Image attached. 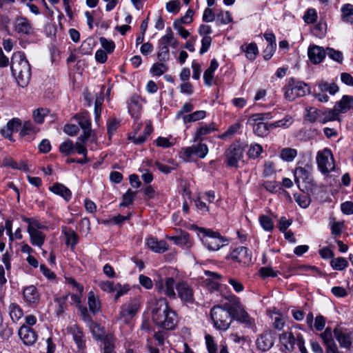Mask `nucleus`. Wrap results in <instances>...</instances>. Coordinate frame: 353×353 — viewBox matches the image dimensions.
Here are the masks:
<instances>
[{
  "label": "nucleus",
  "mask_w": 353,
  "mask_h": 353,
  "mask_svg": "<svg viewBox=\"0 0 353 353\" xmlns=\"http://www.w3.org/2000/svg\"><path fill=\"white\" fill-rule=\"evenodd\" d=\"M274 337L271 332L267 331L258 336L256 340L257 349L261 352L269 350L274 345Z\"/></svg>",
  "instance_id": "obj_17"
},
{
  "label": "nucleus",
  "mask_w": 353,
  "mask_h": 353,
  "mask_svg": "<svg viewBox=\"0 0 353 353\" xmlns=\"http://www.w3.org/2000/svg\"><path fill=\"white\" fill-rule=\"evenodd\" d=\"M279 340L286 352H293L296 345L301 353H309L305 347L303 335L296 330H290L282 333L279 336Z\"/></svg>",
  "instance_id": "obj_4"
},
{
  "label": "nucleus",
  "mask_w": 353,
  "mask_h": 353,
  "mask_svg": "<svg viewBox=\"0 0 353 353\" xmlns=\"http://www.w3.org/2000/svg\"><path fill=\"white\" fill-rule=\"evenodd\" d=\"M208 153V148L207 145L200 141L190 147L182 148L180 152V157L185 161H190L193 157L203 159Z\"/></svg>",
  "instance_id": "obj_8"
},
{
  "label": "nucleus",
  "mask_w": 353,
  "mask_h": 353,
  "mask_svg": "<svg viewBox=\"0 0 353 353\" xmlns=\"http://www.w3.org/2000/svg\"><path fill=\"white\" fill-rule=\"evenodd\" d=\"M297 155V151L295 149L285 148L281 150L280 157L285 161H292Z\"/></svg>",
  "instance_id": "obj_44"
},
{
  "label": "nucleus",
  "mask_w": 353,
  "mask_h": 353,
  "mask_svg": "<svg viewBox=\"0 0 353 353\" xmlns=\"http://www.w3.org/2000/svg\"><path fill=\"white\" fill-rule=\"evenodd\" d=\"M139 307L140 303L137 299H130L121 306L118 319L124 323H129L139 311Z\"/></svg>",
  "instance_id": "obj_10"
},
{
  "label": "nucleus",
  "mask_w": 353,
  "mask_h": 353,
  "mask_svg": "<svg viewBox=\"0 0 353 353\" xmlns=\"http://www.w3.org/2000/svg\"><path fill=\"white\" fill-rule=\"evenodd\" d=\"M99 41L103 48L106 51L107 53L113 52L115 48V44L112 40H108L105 37H100Z\"/></svg>",
  "instance_id": "obj_56"
},
{
  "label": "nucleus",
  "mask_w": 353,
  "mask_h": 353,
  "mask_svg": "<svg viewBox=\"0 0 353 353\" xmlns=\"http://www.w3.org/2000/svg\"><path fill=\"white\" fill-rule=\"evenodd\" d=\"M177 296L183 303L192 304L194 302V290L187 281L181 280L176 285Z\"/></svg>",
  "instance_id": "obj_12"
},
{
  "label": "nucleus",
  "mask_w": 353,
  "mask_h": 353,
  "mask_svg": "<svg viewBox=\"0 0 353 353\" xmlns=\"http://www.w3.org/2000/svg\"><path fill=\"white\" fill-rule=\"evenodd\" d=\"M254 134L259 137H265L269 132V126L263 122H258L253 125Z\"/></svg>",
  "instance_id": "obj_47"
},
{
  "label": "nucleus",
  "mask_w": 353,
  "mask_h": 353,
  "mask_svg": "<svg viewBox=\"0 0 353 353\" xmlns=\"http://www.w3.org/2000/svg\"><path fill=\"white\" fill-rule=\"evenodd\" d=\"M259 222L261 227L268 232H270L274 228V223L270 217L267 215H261L259 216Z\"/></svg>",
  "instance_id": "obj_49"
},
{
  "label": "nucleus",
  "mask_w": 353,
  "mask_h": 353,
  "mask_svg": "<svg viewBox=\"0 0 353 353\" xmlns=\"http://www.w3.org/2000/svg\"><path fill=\"white\" fill-rule=\"evenodd\" d=\"M74 119L78 121L81 128L83 130V134L79 136V139H88L92 136L91 120L88 112H82L76 114Z\"/></svg>",
  "instance_id": "obj_14"
},
{
  "label": "nucleus",
  "mask_w": 353,
  "mask_h": 353,
  "mask_svg": "<svg viewBox=\"0 0 353 353\" xmlns=\"http://www.w3.org/2000/svg\"><path fill=\"white\" fill-rule=\"evenodd\" d=\"M206 116V112L204 110H197L194 112L188 114L186 116L183 117V121L185 124L192 122H196L203 119Z\"/></svg>",
  "instance_id": "obj_39"
},
{
  "label": "nucleus",
  "mask_w": 353,
  "mask_h": 353,
  "mask_svg": "<svg viewBox=\"0 0 353 353\" xmlns=\"http://www.w3.org/2000/svg\"><path fill=\"white\" fill-rule=\"evenodd\" d=\"M68 332L72 336V339L75 342L79 350L85 349V339L82 330L77 325H73L68 327Z\"/></svg>",
  "instance_id": "obj_18"
},
{
  "label": "nucleus",
  "mask_w": 353,
  "mask_h": 353,
  "mask_svg": "<svg viewBox=\"0 0 353 353\" xmlns=\"http://www.w3.org/2000/svg\"><path fill=\"white\" fill-rule=\"evenodd\" d=\"M194 109V105L190 102L184 103L181 109L179 110L176 114V119H183V117L186 116L188 114L191 113Z\"/></svg>",
  "instance_id": "obj_51"
},
{
  "label": "nucleus",
  "mask_w": 353,
  "mask_h": 353,
  "mask_svg": "<svg viewBox=\"0 0 353 353\" xmlns=\"http://www.w3.org/2000/svg\"><path fill=\"white\" fill-rule=\"evenodd\" d=\"M168 66L162 63H154L152 68L151 72L156 76H161L168 70Z\"/></svg>",
  "instance_id": "obj_60"
},
{
  "label": "nucleus",
  "mask_w": 353,
  "mask_h": 353,
  "mask_svg": "<svg viewBox=\"0 0 353 353\" xmlns=\"http://www.w3.org/2000/svg\"><path fill=\"white\" fill-rule=\"evenodd\" d=\"M35 132V129L33 124L30 121H26L20 131L21 137L33 134Z\"/></svg>",
  "instance_id": "obj_63"
},
{
  "label": "nucleus",
  "mask_w": 353,
  "mask_h": 353,
  "mask_svg": "<svg viewBox=\"0 0 353 353\" xmlns=\"http://www.w3.org/2000/svg\"><path fill=\"white\" fill-rule=\"evenodd\" d=\"M205 339L208 353H219L217 344L215 343L214 337L210 334H206ZM219 353H229L228 347L225 345H221Z\"/></svg>",
  "instance_id": "obj_27"
},
{
  "label": "nucleus",
  "mask_w": 353,
  "mask_h": 353,
  "mask_svg": "<svg viewBox=\"0 0 353 353\" xmlns=\"http://www.w3.org/2000/svg\"><path fill=\"white\" fill-rule=\"evenodd\" d=\"M318 167L321 172L328 173L334 169V158L328 149L319 152L316 157Z\"/></svg>",
  "instance_id": "obj_13"
},
{
  "label": "nucleus",
  "mask_w": 353,
  "mask_h": 353,
  "mask_svg": "<svg viewBox=\"0 0 353 353\" xmlns=\"http://www.w3.org/2000/svg\"><path fill=\"white\" fill-rule=\"evenodd\" d=\"M88 303L90 312L96 314L101 310V302L99 299L95 296L92 291H90L88 295Z\"/></svg>",
  "instance_id": "obj_31"
},
{
  "label": "nucleus",
  "mask_w": 353,
  "mask_h": 353,
  "mask_svg": "<svg viewBox=\"0 0 353 353\" xmlns=\"http://www.w3.org/2000/svg\"><path fill=\"white\" fill-rule=\"evenodd\" d=\"M272 117L270 113H257L252 114L248 119V121L252 124H256V122H263L265 119H268Z\"/></svg>",
  "instance_id": "obj_58"
},
{
  "label": "nucleus",
  "mask_w": 353,
  "mask_h": 353,
  "mask_svg": "<svg viewBox=\"0 0 353 353\" xmlns=\"http://www.w3.org/2000/svg\"><path fill=\"white\" fill-rule=\"evenodd\" d=\"M88 140V139H85L84 141L81 140L79 137L77 142L74 143V151H76L79 154H82L83 156L88 155V150L85 146Z\"/></svg>",
  "instance_id": "obj_50"
},
{
  "label": "nucleus",
  "mask_w": 353,
  "mask_h": 353,
  "mask_svg": "<svg viewBox=\"0 0 353 353\" xmlns=\"http://www.w3.org/2000/svg\"><path fill=\"white\" fill-rule=\"evenodd\" d=\"M166 238L174 241L176 245H186L188 242V234L186 232L181 236H167Z\"/></svg>",
  "instance_id": "obj_54"
},
{
  "label": "nucleus",
  "mask_w": 353,
  "mask_h": 353,
  "mask_svg": "<svg viewBox=\"0 0 353 353\" xmlns=\"http://www.w3.org/2000/svg\"><path fill=\"white\" fill-rule=\"evenodd\" d=\"M348 261L343 257L333 259L330 261V265L334 270H343L348 266Z\"/></svg>",
  "instance_id": "obj_46"
},
{
  "label": "nucleus",
  "mask_w": 353,
  "mask_h": 353,
  "mask_svg": "<svg viewBox=\"0 0 353 353\" xmlns=\"http://www.w3.org/2000/svg\"><path fill=\"white\" fill-rule=\"evenodd\" d=\"M263 147L259 143H252L248 151V155L250 159H256L259 157L263 152Z\"/></svg>",
  "instance_id": "obj_48"
},
{
  "label": "nucleus",
  "mask_w": 353,
  "mask_h": 353,
  "mask_svg": "<svg viewBox=\"0 0 353 353\" xmlns=\"http://www.w3.org/2000/svg\"><path fill=\"white\" fill-rule=\"evenodd\" d=\"M42 228H34L29 231H28L30 235V240L31 243L33 245L38 246L41 248L45 241L46 235L43 232L39 231Z\"/></svg>",
  "instance_id": "obj_25"
},
{
  "label": "nucleus",
  "mask_w": 353,
  "mask_h": 353,
  "mask_svg": "<svg viewBox=\"0 0 353 353\" xmlns=\"http://www.w3.org/2000/svg\"><path fill=\"white\" fill-rule=\"evenodd\" d=\"M245 146L241 143H233L229 146L225 152L226 163L229 167H238L239 162L243 157Z\"/></svg>",
  "instance_id": "obj_9"
},
{
  "label": "nucleus",
  "mask_w": 353,
  "mask_h": 353,
  "mask_svg": "<svg viewBox=\"0 0 353 353\" xmlns=\"http://www.w3.org/2000/svg\"><path fill=\"white\" fill-rule=\"evenodd\" d=\"M317 85L321 92H327L332 95L335 94L339 90V88L336 83H329L324 80L319 81Z\"/></svg>",
  "instance_id": "obj_34"
},
{
  "label": "nucleus",
  "mask_w": 353,
  "mask_h": 353,
  "mask_svg": "<svg viewBox=\"0 0 353 353\" xmlns=\"http://www.w3.org/2000/svg\"><path fill=\"white\" fill-rule=\"evenodd\" d=\"M326 54L332 60L338 63H342L343 59V53L339 50H336L333 48H327L326 50Z\"/></svg>",
  "instance_id": "obj_53"
},
{
  "label": "nucleus",
  "mask_w": 353,
  "mask_h": 353,
  "mask_svg": "<svg viewBox=\"0 0 353 353\" xmlns=\"http://www.w3.org/2000/svg\"><path fill=\"white\" fill-rule=\"evenodd\" d=\"M9 314L13 322L18 321L23 315L22 309L16 303L10 305Z\"/></svg>",
  "instance_id": "obj_41"
},
{
  "label": "nucleus",
  "mask_w": 353,
  "mask_h": 353,
  "mask_svg": "<svg viewBox=\"0 0 353 353\" xmlns=\"http://www.w3.org/2000/svg\"><path fill=\"white\" fill-rule=\"evenodd\" d=\"M240 128L241 124L239 123H236L232 125L224 133L220 136V138L224 139L227 137L233 136L240 129Z\"/></svg>",
  "instance_id": "obj_62"
},
{
  "label": "nucleus",
  "mask_w": 353,
  "mask_h": 353,
  "mask_svg": "<svg viewBox=\"0 0 353 353\" xmlns=\"http://www.w3.org/2000/svg\"><path fill=\"white\" fill-rule=\"evenodd\" d=\"M59 152L65 156H69L74 152V144L70 139H67L59 145Z\"/></svg>",
  "instance_id": "obj_42"
},
{
  "label": "nucleus",
  "mask_w": 353,
  "mask_h": 353,
  "mask_svg": "<svg viewBox=\"0 0 353 353\" xmlns=\"http://www.w3.org/2000/svg\"><path fill=\"white\" fill-rule=\"evenodd\" d=\"M159 45H163L166 46H171L174 48L177 47L178 42L174 37V34L172 32L170 28L167 29V33L159 40Z\"/></svg>",
  "instance_id": "obj_33"
},
{
  "label": "nucleus",
  "mask_w": 353,
  "mask_h": 353,
  "mask_svg": "<svg viewBox=\"0 0 353 353\" xmlns=\"http://www.w3.org/2000/svg\"><path fill=\"white\" fill-rule=\"evenodd\" d=\"M146 245L148 248L157 253H163L168 250V245L165 241H157L152 236L146 239Z\"/></svg>",
  "instance_id": "obj_24"
},
{
  "label": "nucleus",
  "mask_w": 353,
  "mask_h": 353,
  "mask_svg": "<svg viewBox=\"0 0 353 353\" xmlns=\"http://www.w3.org/2000/svg\"><path fill=\"white\" fill-rule=\"evenodd\" d=\"M50 190L54 194L62 196L66 201H68L71 199V191L63 184L55 183L50 188Z\"/></svg>",
  "instance_id": "obj_28"
},
{
  "label": "nucleus",
  "mask_w": 353,
  "mask_h": 353,
  "mask_svg": "<svg viewBox=\"0 0 353 353\" xmlns=\"http://www.w3.org/2000/svg\"><path fill=\"white\" fill-rule=\"evenodd\" d=\"M241 49L245 52L246 57L250 61H254L259 54L258 47L255 43H250L245 48L242 46Z\"/></svg>",
  "instance_id": "obj_38"
},
{
  "label": "nucleus",
  "mask_w": 353,
  "mask_h": 353,
  "mask_svg": "<svg viewBox=\"0 0 353 353\" xmlns=\"http://www.w3.org/2000/svg\"><path fill=\"white\" fill-rule=\"evenodd\" d=\"M115 338L112 334H107L103 339V353H116L114 350Z\"/></svg>",
  "instance_id": "obj_40"
},
{
  "label": "nucleus",
  "mask_w": 353,
  "mask_h": 353,
  "mask_svg": "<svg viewBox=\"0 0 353 353\" xmlns=\"http://www.w3.org/2000/svg\"><path fill=\"white\" fill-rule=\"evenodd\" d=\"M263 174L268 177L275 173V165L271 161H266L264 163Z\"/></svg>",
  "instance_id": "obj_64"
},
{
  "label": "nucleus",
  "mask_w": 353,
  "mask_h": 353,
  "mask_svg": "<svg viewBox=\"0 0 353 353\" xmlns=\"http://www.w3.org/2000/svg\"><path fill=\"white\" fill-rule=\"evenodd\" d=\"M176 283L173 277L168 276L165 279L160 278L155 282V289L159 293L163 294L170 299H175L176 294L174 289H176Z\"/></svg>",
  "instance_id": "obj_11"
},
{
  "label": "nucleus",
  "mask_w": 353,
  "mask_h": 353,
  "mask_svg": "<svg viewBox=\"0 0 353 353\" xmlns=\"http://www.w3.org/2000/svg\"><path fill=\"white\" fill-rule=\"evenodd\" d=\"M11 72L18 85L22 88L26 87L31 79V67L25 54L18 51L14 52L11 58Z\"/></svg>",
  "instance_id": "obj_3"
},
{
  "label": "nucleus",
  "mask_w": 353,
  "mask_h": 353,
  "mask_svg": "<svg viewBox=\"0 0 353 353\" xmlns=\"http://www.w3.org/2000/svg\"><path fill=\"white\" fill-rule=\"evenodd\" d=\"M62 232L66 238V244L68 245H70L72 248H74V246L78 243L79 240L77 233L71 228H68L66 227L63 228Z\"/></svg>",
  "instance_id": "obj_32"
},
{
  "label": "nucleus",
  "mask_w": 353,
  "mask_h": 353,
  "mask_svg": "<svg viewBox=\"0 0 353 353\" xmlns=\"http://www.w3.org/2000/svg\"><path fill=\"white\" fill-rule=\"evenodd\" d=\"M214 130H216V128L214 123L202 125L195 132L194 136V141L195 142L197 141H201L202 139L203 136L210 134Z\"/></svg>",
  "instance_id": "obj_36"
},
{
  "label": "nucleus",
  "mask_w": 353,
  "mask_h": 353,
  "mask_svg": "<svg viewBox=\"0 0 353 353\" xmlns=\"http://www.w3.org/2000/svg\"><path fill=\"white\" fill-rule=\"evenodd\" d=\"M285 97L293 101L297 97H303L310 92L308 85L303 82L295 83L292 79L283 88Z\"/></svg>",
  "instance_id": "obj_7"
},
{
  "label": "nucleus",
  "mask_w": 353,
  "mask_h": 353,
  "mask_svg": "<svg viewBox=\"0 0 353 353\" xmlns=\"http://www.w3.org/2000/svg\"><path fill=\"white\" fill-rule=\"evenodd\" d=\"M307 53L310 61L314 64L321 63L326 55V51L318 46H310Z\"/></svg>",
  "instance_id": "obj_22"
},
{
  "label": "nucleus",
  "mask_w": 353,
  "mask_h": 353,
  "mask_svg": "<svg viewBox=\"0 0 353 353\" xmlns=\"http://www.w3.org/2000/svg\"><path fill=\"white\" fill-rule=\"evenodd\" d=\"M49 113V110L46 108H38L33 112V117L34 121L38 123H42L44 121V117Z\"/></svg>",
  "instance_id": "obj_55"
},
{
  "label": "nucleus",
  "mask_w": 353,
  "mask_h": 353,
  "mask_svg": "<svg viewBox=\"0 0 353 353\" xmlns=\"http://www.w3.org/2000/svg\"><path fill=\"white\" fill-rule=\"evenodd\" d=\"M19 336L25 345H32L37 340L36 332L29 326L22 325L19 330Z\"/></svg>",
  "instance_id": "obj_20"
},
{
  "label": "nucleus",
  "mask_w": 353,
  "mask_h": 353,
  "mask_svg": "<svg viewBox=\"0 0 353 353\" xmlns=\"http://www.w3.org/2000/svg\"><path fill=\"white\" fill-rule=\"evenodd\" d=\"M295 201L300 205V207L305 208L310 203V197L305 194H294Z\"/></svg>",
  "instance_id": "obj_52"
},
{
  "label": "nucleus",
  "mask_w": 353,
  "mask_h": 353,
  "mask_svg": "<svg viewBox=\"0 0 353 353\" xmlns=\"http://www.w3.org/2000/svg\"><path fill=\"white\" fill-rule=\"evenodd\" d=\"M152 132V125L150 124H148L145 127L143 134L142 135L137 136V132H135L133 136H129L128 139L137 145L141 144L146 141L147 138L151 134Z\"/></svg>",
  "instance_id": "obj_30"
},
{
  "label": "nucleus",
  "mask_w": 353,
  "mask_h": 353,
  "mask_svg": "<svg viewBox=\"0 0 353 353\" xmlns=\"http://www.w3.org/2000/svg\"><path fill=\"white\" fill-rule=\"evenodd\" d=\"M353 106V97L349 95H344L341 99L337 102L334 108L340 116L341 114H344L350 110Z\"/></svg>",
  "instance_id": "obj_23"
},
{
  "label": "nucleus",
  "mask_w": 353,
  "mask_h": 353,
  "mask_svg": "<svg viewBox=\"0 0 353 353\" xmlns=\"http://www.w3.org/2000/svg\"><path fill=\"white\" fill-rule=\"evenodd\" d=\"M341 16L344 21H353V5L347 3L341 8Z\"/></svg>",
  "instance_id": "obj_43"
},
{
  "label": "nucleus",
  "mask_w": 353,
  "mask_h": 353,
  "mask_svg": "<svg viewBox=\"0 0 353 353\" xmlns=\"http://www.w3.org/2000/svg\"><path fill=\"white\" fill-rule=\"evenodd\" d=\"M210 316L214 327L219 330H228L232 319L245 323L248 327L254 325L253 319L245 311L235 295H231L228 301L222 305L214 306L210 310Z\"/></svg>",
  "instance_id": "obj_1"
},
{
  "label": "nucleus",
  "mask_w": 353,
  "mask_h": 353,
  "mask_svg": "<svg viewBox=\"0 0 353 353\" xmlns=\"http://www.w3.org/2000/svg\"><path fill=\"white\" fill-rule=\"evenodd\" d=\"M141 105L135 99H132L128 105V111L135 120L139 119L141 112Z\"/></svg>",
  "instance_id": "obj_37"
},
{
  "label": "nucleus",
  "mask_w": 353,
  "mask_h": 353,
  "mask_svg": "<svg viewBox=\"0 0 353 353\" xmlns=\"http://www.w3.org/2000/svg\"><path fill=\"white\" fill-rule=\"evenodd\" d=\"M311 167L306 165L305 167H298L294 170V181L299 188L311 189L314 185V179L310 172Z\"/></svg>",
  "instance_id": "obj_6"
},
{
  "label": "nucleus",
  "mask_w": 353,
  "mask_h": 353,
  "mask_svg": "<svg viewBox=\"0 0 353 353\" xmlns=\"http://www.w3.org/2000/svg\"><path fill=\"white\" fill-rule=\"evenodd\" d=\"M319 336L326 346V353H339L330 327H327L323 332L319 334Z\"/></svg>",
  "instance_id": "obj_19"
},
{
  "label": "nucleus",
  "mask_w": 353,
  "mask_h": 353,
  "mask_svg": "<svg viewBox=\"0 0 353 353\" xmlns=\"http://www.w3.org/2000/svg\"><path fill=\"white\" fill-rule=\"evenodd\" d=\"M23 298L30 305H36L39 301V294L34 285L26 288L23 290Z\"/></svg>",
  "instance_id": "obj_26"
},
{
  "label": "nucleus",
  "mask_w": 353,
  "mask_h": 353,
  "mask_svg": "<svg viewBox=\"0 0 353 353\" xmlns=\"http://www.w3.org/2000/svg\"><path fill=\"white\" fill-rule=\"evenodd\" d=\"M159 50L157 53V57L161 61H165L169 59V47L163 45H159Z\"/></svg>",
  "instance_id": "obj_59"
},
{
  "label": "nucleus",
  "mask_w": 353,
  "mask_h": 353,
  "mask_svg": "<svg viewBox=\"0 0 353 353\" xmlns=\"http://www.w3.org/2000/svg\"><path fill=\"white\" fill-rule=\"evenodd\" d=\"M199 231L203 234L202 242L209 250H218L227 243V240L217 232L203 228Z\"/></svg>",
  "instance_id": "obj_5"
},
{
  "label": "nucleus",
  "mask_w": 353,
  "mask_h": 353,
  "mask_svg": "<svg viewBox=\"0 0 353 353\" xmlns=\"http://www.w3.org/2000/svg\"><path fill=\"white\" fill-rule=\"evenodd\" d=\"M15 31L21 34L30 35L33 32L32 23L27 18L17 17L14 23Z\"/></svg>",
  "instance_id": "obj_21"
},
{
  "label": "nucleus",
  "mask_w": 353,
  "mask_h": 353,
  "mask_svg": "<svg viewBox=\"0 0 353 353\" xmlns=\"http://www.w3.org/2000/svg\"><path fill=\"white\" fill-rule=\"evenodd\" d=\"M152 320L157 325L168 330H173L176 327L178 322L177 315L169 307L165 298H161L157 301L152 310Z\"/></svg>",
  "instance_id": "obj_2"
},
{
  "label": "nucleus",
  "mask_w": 353,
  "mask_h": 353,
  "mask_svg": "<svg viewBox=\"0 0 353 353\" xmlns=\"http://www.w3.org/2000/svg\"><path fill=\"white\" fill-rule=\"evenodd\" d=\"M130 290V287L128 285H122L120 283H117L114 288V292H116V294L114 296V301H117L119 297L128 293Z\"/></svg>",
  "instance_id": "obj_57"
},
{
  "label": "nucleus",
  "mask_w": 353,
  "mask_h": 353,
  "mask_svg": "<svg viewBox=\"0 0 353 353\" xmlns=\"http://www.w3.org/2000/svg\"><path fill=\"white\" fill-rule=\"evenodd\" d=\"M89 323V327L91 330V332L96 340H102L103 341L105 335V330L103 327H101L99 324L94 323L91 321Z\"/></svg>",
  "instance_id": "obj_35"
},
{
  "label": "nucleus",
  "mask_w": 353,
  "mask_h": 353,
  "mask_svg": "<svg viewBox=\"0 0 353 353\" xmlns=\"http://www.w3.org/2000/svg\"><path fill=\"white\" fill-rule=\"evenodd\" d=\"M340 116L334 108L325 111L321 110L320 123H325L329 121H339Z\"/></svg>",
  "instance_id": "obj_29"
},
{
  "label": "nucleus",
  "mask_w": 353,
  "mask_h": 353,
  "mask_svg": "<svg viewBox=\"0 0 353 353\" xmlns=\"http://www.w3.org/2000/svg\"><path fill=\"white\" fill-rule=\"evenodd\" d=\"M333 334L341 347L348 348L351 346L352 338L351 332L347 329L336 326L334 329Z\"/></svg>",
  "instance_id": "obj_16"
},
{
  "label": "nucleus",
  "mask_w": 353,
  "mask_h": 353,
  "mask_svg": "<svg viewBox=\"0 0 353 353\" xmlns=\"http://www.w3.org/2000/svg\"><path fill=\"white\" fill-rule=\"evenodd\" d=\"M305 119L311 123L316 121L320 122L321 110L313 107L306 108Z\"/></svg>",
  "instance_id": "obj_45"
},
{
  "label": "nucleus",
  "mask_w": 353,
  "mask_h": 353,
  "mask_svg": "<svg viewBox=\"0 0 353 353\" xmlns=\"http://www.w3.org/2000/svg\"><path fill=\"white\" fill-rule=\"evenodd\" d=\"M230 258L233 261L246 265L252 261V254L247 248L240 246L231 252Z\"/></svg>",
  "instance_id": "obj_15"
},
{
  "label": "nucleus",
  "mask_w": 353,
  "mask_h": 353,
  "mask_svg": "<svg viewBox=\"0 0 353 353\" xmlns=\"http://www.w3.org/2000/svg\"><path fill=\"white\" fill-rule=\"evenodd\" d=\"M216 21H220L222 24H228L232 22V18L229 11H221L216 14Z\"/></svg>",
  "instance_id": "obj_61"
}]
</instances>
